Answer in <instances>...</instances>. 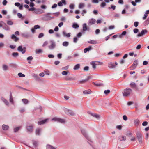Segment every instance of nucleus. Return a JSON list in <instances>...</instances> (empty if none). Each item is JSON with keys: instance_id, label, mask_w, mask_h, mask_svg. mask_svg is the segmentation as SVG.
<instances>
[{"instance_id": "1", "label": "nucleus", "mask_w": 149, "mask_h": 149, "mask_svg": "<svg viewBox=\"0 0 149 149\" xmlns=\"http://www.w3.org/2000/svg\"><path fill=\"white\" fill-rule=\"evenodd\" d=\"M132 92V90L131 89L127 88L124 90L123 92V95L124 97H127Z\"/></svg>"}, {"instance_id": "2", "label": "nucleus", "mask_w": 149, "mask_h": 149, "mask_svg": "<svg viewBox=\"0 0 149 149\" xmlns=\"http://www.w3.org/2000/svg\"><path fill=\"white\" fill-rule=\"evenodd\" d=\"M81 132L82 134L88 141L92 142L91 139L88 135L86 130L85 129H82L81 130Z\"/></svg>"}, {"instance_id": "3", "label": "nucleus", "mask_w": 149, "mask_h": 149, "mask_svg": "<svg viewBox=\"0 0 149 149\" xmlns=\"http://www.w3.org/2000/svg\"><path fill=\"white\" fill-rule=\"evenodd\" d=\"M82 32L84 33L86 32H89L90 30V28L89 27H88L86 23H84L83 25Z\"/></svg>"}, {"instance_id": "4", "label": "nucleus", "mask_w": 149, "mask_h": 149, "mask_svg": "<svg viewBox=\"0 0 149 149\" xmlns=\"http://www.w3.org/2000/svg\"><path fill=\"white\" fill-rule=\"evenodd\" d=\"M50 45L48 46V47L50 49H54L56 46L55 42L53 40H51L49 42Z\"/></svg>"}, {"instance_id": "5", "label": "nucleus", "mask_w": 149, "mask_h": 149, "mask_svg": "<svg viewBox=\"0 0 149 149\" xmlns=\"http://www.w3.org/2000/svg\"><path fill=\"white\" fill-rule=\"evenodd\" d=\"M52 120L62 123H65L66 122L65 120V119L57 117L54 118L52 119Z\"/></svg>"}, {"instance_id": "6", "label": "nucleus", "mask_w": 149, "mask_h": 149, "mask_svg": "<svg viewBox=\"0 0 149 149\" xmlns=\"http://www.w3.org/2000/svg\"><path fill=\"white\" fill-rule=\"evenodd\" d=\"M65 113L68 115L74 116L75 114L71 110H69L67 108H65L64 109Z\"/></svg>"}, {"instance_id": "7", "label": "nucleus", "mask_w": 149, "mask_h": 149, "mask_svg": "<svg viewBox=\"0 0 149 149\" xmlns=\"http://www.w3.org/2000/svg\"><path fill=\"white\" fill-rule=\"evenodd\" d=\"M33 126L32 124L28 125L26 127L27 132L30 133L32 132L33 131Z\"/></svg>"}, {"instance_id": "8", "label": "nucleus", "mask_w": 149, "mask_h": 149, "mask_svg": "<svg viewBox=\"0 0 149 149\" xmlns=\"http://www.w3.org/2000/svg\"><path fill=\"white\" fill-rule=\"evenodd\" d=\"M136 137L139 143H142V137L141 134L139 132L136 133Z\"/></svg>"}, {"instance_id": "9", "label": "nucleus", "mask_w": 149, "mask_h": 149, "mask_svg": "<svg viewBox=\"0 0 149 149\" xmlns=\"http://www.w3.org/2000/svg\"><path fill=\"white\" fill-rule=\"evenodd\" d=\"M17 50L18 51L21 52L22 54H24L26 52V48L25 47L22 48V46H19L18 47Z\"/></svg>"}, {"instance_id": "10", "label": "nucleus", "mask_w": 149, "mask_h": 149, "mask_svg": "<svg viewBox=\"0 0 149 149\" xmlns=\"http://www.w3.org/2000/svg\"><path fill=\"white\" fill-rule=\"evenodd\" d=\"M138 65V60H135L132 66L130 67L131 70H133L136 68Z\"/></svg>"}, {"instance_id": "11", "label": "nucleus", "mask_w": 149, "mask_h": 149, "mask_svg": "<svg viewBox=\"0 0 149 149\" xmlns=\"http://www.w3.org/2000/svg\"><path fill=\"white\" fill-rule=\"evenodd\" d=\"M147 31L146 30H142L141 33H139L137 34V36L138 37H140L142 36L143 35H144L146 33H147Z\"/></svg>"}, {"instance_id": "12", "label": "nucleus", "mask_w": 149, "mask_h": 149, "mask_svg": "<svg viewBox=\"0 0 149 149\" xmlns=\"http://www.w3.org/2000/svg\"><path fill=\"white\" fill-rule=\"evenodd\" d=\"M42 131L41 128H37L35 130V134L36 135L39 136L40 135Z\"/></svg>"}, {"instance_id": "13", "label": "nucleus", "mask_w": 149, "mask_h": 149, "mask_svg": "<svg viewBox=\"0 0 149 149\" xmlns=\"http://www.w3.org/2000/svg\"><path fill=\"white\" fill-rule=\"evenodd\" d=\"M44 11L40 9H36L34 13L36 14H39L42 13Z\"/></svg>"}, {"instance_id": "14", "label": "nucleus", "mask_w": 149, "mask_h": 149, "mask_svg": "<svg viewBox=\"0 0 149 149\" xmlns=\"http://www.w3.org/2000/svg\"><path fill=\"white\" fill-rule=\"evenodd\" d=\"M96 20L93 18L89 20L88 23V25H91L93 24H94L95 23Z\"/></svg>"}, {"instance_id": "15", "label": "nucleus", "mask_w": 149, "mask_h": 149, "mask_svg": "<svg viewBox=\"0 0 149 149\" xmlns=\"http://www.w3.org/2000/svg\"><path fill=\"white\" fill-rule=\"evenodd\" d=\"M1 22L3 23V25L2 27H3V28L6 31H8V30H9V29H10L9 27L7 25V24L6 23H4L3 21H1Z\"/></svg>"}, {"instance_id": "16", "label": "nucleus", "mask_w": 149, "mask_h": 149, "mask_svg": "<svg viewBox=\"0 0 149 149\" xmlns=\"http://www.w3.org/2000/svg\"><path fill=\"white\" fill-rule=\"evenodd\" d=\"M11 38L15 42L19 40V38L13 34L12 35Z\"/></svg>"}, {"instance_id": "17", "label": "nucleus", "mask_w": 149, "mask_h": 149, "mask_svg": "<svg viewBox=\"0 0 149 149\" xmlns=\"http://www.w3.org/2000/svg\"><path fill=\"white\" fill-rule=\"evenodd\" d=\"M1 99L6 105L8 107L9 106V103L6 99L3 97H1Z\"/></svg>"}, {"instance_id": "18", "label": "nucleus", "mask_w": 149, "mask_h": 149, "mask_svg": "<svg viewBox=\"0 0 149 149\" xmlns=\"http://www.w3.org/2000/svg\"><path fill=\"white\" fill-rule=\"evenodd\" d=\"M46 149H57V148L50 144H47L46 146Z\"/></svg>"}, {"instance_id": "19", "label": "nucleus", "mask_w": 149, "mask_h": 149, "mask_svg": "<svg viewBox=\"0 0 149 149\" xmlns=\"http://www.w3.org/2000/svg\"><path fill=\"white\" fill-rule=\"evenodd\" d=\"M63 4L64 5L66 4V2L65 0H61V1H60L58 3V5L59 6H63Z\"/></svg>"}, {"instance_id": "20", "label": "nucleus", "mask_w": 149, "mask_h": 149, "mask_svg": "<svg viewBox=\"0 0 149 149\" xmlns=\"http://www.w3.org/2000/svg\"><path fill=\"white\" fill-rule=\"evenodd\" d=\"M2 68L3 71H6L8 70L9 67L7 65L4 64L2 65Z\"/></svg>"}, {"instance_id": "21", "label": "nucleus", "mask_w": 149, "mask_h": 149, "mask_svg": "<svg viewBox=\"0 0 149 149\" xmlns=\"http://www.w3.org/2000/svg\"><path fill=\"white\" fill-rule=\"evenodd\" d=\"M108 66L109 68L111 69L114 68L116 67V66L111 63H110L108 64Z\"/></svg>"}, {"instance_id": "22", "label": "nucleus", "mask_w": 149, "mask_h": 149, "mask_svg": "<svg viewBox=\"0 0 149 149\" xmlns=\"http://www.w3.org/2000/svg\"><path fill=\"white\" fill-rule=\"evenodd\" d=\"M47 120V119H46L44 120L39 121L38 122V125H41L42 124H43L45 123Z\"/></svg>"}, {"instance_id": "23", "label": "nucleus", "mask_w": 149, "mask_h": 149, "mask_svg": "<svg viewBox=\"0 0 149 149\" xmlns=\"http://www.w3.org/2000/svg\"><path fill=\"white\" fill-rule=\"evenodd\" d=\"M134 122L135 125L138 126L139 125L140 121L138 119H135L134 120Z\"/></svg>"}, {"instance_id": "24", "label": "nucleus", "mask_w": 149, "mask_h": 149, "mask_svg": "<svg viewBox=\"0 0 149 149\" xmlns=\"http://www.w3.org/2000/svg\"><path fill=\"white\" fill-rule=\"evenodd\" d=\"M92 48L91 46H90L88 47L85 48L84 50V52L85 53H86L87 51H89Z\"/></svg>"}, {"instance_id": "25", "label": "nucleus", "mask_w": 149, "mask_h": 149, "mask_svg": "<svg viewBox=\"0 0 149 149\" xmlns=\"http://www.w3.org/2000/svg\"><path fill=\"white\" fill-rule=\"evenodd\" d=\"M2 127L3 130H7L8 129L9 127L8 125L3 124L2 125Z\"/></svg>"}, {"instance_id": "26", "label": "nucleus", "mask_w": 149, "mask_h": 149, "mask_svg": "<svg viewBox=\"0 0 149 149\" xmlns=\"http://www.w3.org/2000/svg\"><path fill=\"white\" fill-rule=\"evenodd\" d=\"M9 101L12 104H14V102L11 93H10V94Z\"/></svg>"}, {"instance_id": "27", "label": "nucleus", "mask_w": 149, "mask_h": 149, "mask_svg": "<svg viewBox=\"0 0 149 149\" xmlns=\"http://www.w3.org/2000/svg\"><path fill=\"white\" fill-rule=\"evenodd\" d=\"M91 115L94 117L96 118L97 119H99L100 116L98 114L95 113H91Z\"/></svg>"}, {"instance_id": "28", "label": "nucleus", "mask_w": 149, "mask_h": 149, "mask_svg": "<svg viewBox=\"0 0 149 149\" xmlns=\"http://www.w3.org/2000/svg\"><path fill=\"white\" fill-rule=\"evenodd\" d=\"M126 138L125 136H120L119 137V140L120 141H125L126 140Z\"/></svg>"}, {"instance_id": "29", "label": "nucleus", "mask_w": 149, "mask_h": 149, "mask_svg": "<svg viewBox=\"0 0 149 149\" xmlns=\"http://www.w3.org/2000/svg\"><path fill=\"white\" fill-rule=\"evenodd\" d=\"M91 91L90 89L86 90H85L83 91V93L84 94H89L91 93Z\"/></svg>"}, {"instance_id": "30", "label": "nucleus", "mask_w": 149, "mask_h": 149, "mask_svg": "<svg viewBox=\"0 0 149 149\" xmlns=\"http://www.w3.org/2000/svg\"><path fill=\"white\" fill-rule=\"evenodd\" d=\"M80 67V65L79 64H77L74 67L73 69L74 70L78 69Z\"/></svg>"}, {"instance_id": "31", "label": "nucleus", "mask_w": 149, "mask_h": 149, "mask_svg": "<svg viewBox=\"0 0 149 149\" xmlns=\"http://www.w3.org/2000/svg\"><path fill=\"white\" fill-rule=\"evenodd\" d=\"M22 101L24 104H27L29 103L28 100L26 99H22Z\"/></svg>"}, {"instance_id": "32", "label": "nucleus", "mask_w": 149, "mask_h": 149, "mask_svg": "<svg viewBox=\"0 0 149 149\" xmlns=\"http://www.w3.org/2000/svg\"><path fill=\"white\" fill-rule=\"evenodd\" d=\"M12 55L14 57H16L18 56L19 54L17 52H13L12 53Z\"/></svg>"}, {"instance_id": "33", "label": "nucleus", "mask_w": 149, "mask_h": 149, "mask_svg": "<svg viewBox=\"0 0 149 149\" xmlns=\"http://www.w3.org/2000/svg\"><path fill=\"white\" fill-rule=\"evenodd\" d=\"M130 85L132 88H136V84L134 82L131 83Z\"/></svg>"}, {"instance_id": "34", "label": "nucleus", "mask_w": 149, "mask_h": 149, "mask_svg": "<svg viewBox=\"0 0 149 149\" xmlns=\"http://www.w3.org/2000/svg\"><path fill=\"white\" fill-rule=\"evenodd\" d=\"M17 16L18 18H21L22 19H24V17L22 16V14H21L20 13H17Z\"/></svg>"}, {"instance_id": "35", "label": "nucleus", "mask_w": 149, "mask_h": 149, "mask_svg": "<svg viewBox=\"0 0 149 149\" xmlns=\"http://www.w3.org/2000/svg\"><path fill=\"white\" fill-rule=\"evenodd\" d=\"M69 43L68 42L65 41L63 43V45L65 47H67L69 45Z\"/></svg>"}, {"instance_id": "36", "label": "nucleus", "mask_w": 149, "mask_h": 149, "mask_svg": "<svg viewBox=\"0 0 149 149\" xmlns=\"http://www.w3.org/2000/svg\"><path fill=\"white\" fill-rule=\"evenodd\" d=\"M85 6V4L83 3H81L79 4V9H81Z\"/></svg>"}, {"instance_id": "37", "label": "nucleus", "mask_w": 149, "mask_h": 149, "mask_svg": "<svg viewBox=\"0 0 149 149\" xmlns=\"http://www.w3.org/2000/svg\"><path fill=\"white\" fill-rule=\"evenodd\" d=\"M88 42L92 44H95L97 43V42L95 40L89 41H88Z\"/></svg>"}, {"instance_id": "38", "label": "nucleus", "mask_w": 149, "mask_h": 149, "mask_svg": "<svg viewBox=\"0 0 149 149\" xmlns=\"http://www.w3.org/2000/svg\"><path fill=\"white\" fill-rule=\"evenodd\" d=\"M91 64L92 65V67L94 69H95L96 67V66L97 65V64H96L95 62H92Z\"/></svg>"}, {"instance_id": "39", "label": "nucleus", "mask_w": 149, "mask_h": 149, "mask_svg": "<svg viewBox=\"0 0 149 149\" xmlns=\"http://www.w3.org/2000/svg\"><path fill=\"white\" fill-rule=\"evenodd\" d=\"M116 6L115 5H111V7H109L108 8V9H112L113 10H115L116 9Z\"/></svg>"}, {"instance_id": "40", "label": "nucleus", "mask_w": 149, "mask_h": 149, "mask_svg": "<svg viewBox=\"0 0 149 149\" xmlns=\"http://www.w3.org/2000/svg\"><path fill=\"white\" fill-rule=\"evenodd\" d=\"M33 145L35 147H36L38 146V142L36 141H33Z\"/></svg>"}, {"instance_id": "41", "label": "nucleus", "mask_w": 149, "mask_h": 149, "mask_svg": "<svg viewBox=\"0 0 149 149\" xmlns=\"http://www.w3.org/2000/svg\"><path fill=\"white\" fill-rule=\"evenodd\" d=\"M69 73L68 71H63L62 73V74L63 75H66L68 73Z\"/></svg>"}, {"instance_id": "42", "label": "nucleus", "mask_w": 149, "mask_h": 149, "mask_svg": "<svg viewBox=\"0 0 149 149\" xmlns=\"http://www.w3.org/2000/svg\"><path fill=\"white\" fill-rule=\"evenodd\" d=\"M72 27L74 28H77L79 27V25L76 23H74Z\"/></svg>"}, {"instance_id": "43", "label": "nucleus", "mask_w": 149, "mask_h": 149, "mask_svg": "<svg viewBox=\"0 0 149 149\" xmlns=\"http://www.w3.org/2000/svg\"><path fill=\"white\" fill-rule=\"evenodd\" d=\"M20 128L21 127H19L15 128L14 129V132H17L20 129Z\"/></svg>"}, {"instance_id": "44", "label": "nucleus", "mask_w": 149, "mask_h": 149, "mask_svg": "<svg viewBox=\"0 0 149 149\" xmlns=\"http://www.w3.org/2000/svg\"><path fill=\"white\" fill-rule=\"evenodd\" d=\"M25 111V108H22L19 110V111L21 113H23Z\"/></svg>"}, {"instance_id": "45", "label": "nucleus", "mask_w": 149, "mask_h": 149, "mask_svg": "<svg viewBox=\"0 0 149 149\" xmlns=\"http://www.w3.org/2000/svg\"><path fill=\"white\" fill-rule=\"evenodd\" d=\"M18 75L19 76L21 77H24L25 76L24 74L22 73H19L18 74Z\"/></svg>"}, {"instance_id": "46", "label": "nucleus", "mask_w": 149, "mask_h": 149, "mask_svg": "<svg viewBox=\"0 0 149 149\" xmlns=\"http://www.w3.org/2000/svg\"><path fill=\"white\" fill-rule=\"evenodd\" d=\"M44 36V34L43 33H40L39 34L38 36V37L39 38H42Z\"/></svg>"}, {"instance_id": "47", "label": "nucleus", "mask_w": 149, "mask_h": 149, "mask_svg": "<svg viewBox=\"0 0 149 149\" xmlns=\"http://www.w3.org/2000/svg\"><path fill=\"white\" fill-rule=\"evenodd\" d=\"M33 28H34L35 29H39L40 28V26H39L38 25H35Z\"/></svg>"}, {"instance_id": "48", "label": "nucleus", "mask_w": 149, "mask_h": 149, "mask_svg": "<svg viewBox=\"0 0 149 149\" xmlns=\"http://www.w3.org/2000/svg\"><path fill=\"white\" fill-rule=\"evenodd\" d=\"M110 91L109 90H105L104 91V93L105 94L107 95L110 93Z\"/></svg>"}, {"instance_id": "49", "label": "nucleus", "mask_w": 149, "mask_h": 149, "mask_svg": "<svg viewBox=\"0 0 149 149\" xmlns=\"http://www.w3.org/2000/svg\"><path fill=\"white\" fill-rule=\"evenodd\" d=\"M42 52V50H41L40 49H39L36 51V54H39Z\"/></svg>"}, {"instance_id": "50", "label": "nucleus", "mask_w": 149, "mask_h": 149, "mask_svg": "<svg viewBox=\"0 0 149 149\" xmlns=\"http://www.w3.org/2000/svg\"><path fill=\"white\" fill-rule=\"evenodd\" d=\"M68 68H69V66L67 65L65 67H62L61 68V69L63 70H66Z\"/></svg>"}, {"instance_id": "51", "label": "nucleus", "mask_w": 149, "mask_h": 149, "mask_svg": "<svg viewBox=\"0 0 149 149\" xmlns=\"http://www.w3.org/2000/svg\"><path fill=\"white\" fill-rule=\"evenodd\" d=\"M70 8L71 9H73L74 8V6L73 4H71L69 5Z\"/></svg>"}, {"instance_id": "52", "label": "nucleus", "mask_w": 149, "mask_h": 149, "mask_svg": "<svg viewBox=\"0 0 149 149\" xmlns=\"http://www.w3.org/2000/svg\"><path fill=\"white\" fill-rule=\"evenodd\" d=\"M88 79H89V78H88L87 79H84L80 81V82L81 83H84L85 82L87 81Z\"/></svg>"}, {"instance_id": "53", "label": "nucleus", "mask_w": 149, "mask_h": 149, "mask_svg": "<svg viewBox=\"0 0 149 149\" xmlns=\"http://www.w3.org/2000/svg\"><path fill=\"white\" fill-rule=\"evenodd\" d=\"M7 23L8 25H11L13 24V22L10 21H8Z\"/></svg>"}, {"instance_id": "54", "label": "nucleus", "mask_w": 149, "mask_h": 149, "mask_svg": "<svg viewBox=\"0 0 149 149\" xmlns=\"http://www.w3.org/2000/svg\"><path fill=\"white\" fill-rule=\"evenodd\" d=\"M48 44V42L47 41H45L42 45V47H44Z\"/></svg>"}, {"instance_id": "55", "label": "nucleus", "mask_w": 149, "mask_h": 149, "mask_svg": "<svg viewBox=\"0 0 149 149\" xmlns=\"http://www.w3.org/2000/svg\"><path fill=\"white\" fill-rule=\"evenodd\" d=\"M148 16V14L146 13L144 15V16L143 17V20H145L146 19Z\"/></svg>"}, {"instance_id": "56", "label": "nucleus", "mask_w": 149, "mask_h": 149, "mask_svg": "<svg viewBox=\"0 0 149 149\" xmlns=\"http://www.w3.org/2000/svg\"><path fill=\"white\" fill-rule=\"evenodd\" d=\"M35 9H36L34 7H33L32 8H29L28 9V10L29 11H35ZM34 13H35V12H34Z\"/></svg>"}, {"instance_id": "57", "label": "nucleus", "mask_w": 149, "mask_h": 149, "mask_svg": "<svg viewBox=\"0 0 149 149\" xmlns=\"http://www.w3.org/2000/svg\"><path fill=\"white\" fill-rule=\"evenodd\" d=\"M78 40V39L77 37H74L73 38V42L75 43H77Z\"/></svg>"}, {"instance_id": "58", "label": "nucleus", "mask_w": 149, "mask_h": 149, "mask_svg": "<svg viewBox=\"0 0 149 149\" xmlns=\"http://www.w3.org/2000/svg\"><path fill=\"white\" fill-rule=\"evenodd\" d=\"M115 28V26L114 25H111L109 27V30H111L114 29Z\"/></svg>"}, {"instance_id": "59", "label": "nucleus", "mask_w": 149, "mask_h": 149, "mask_svg": "<svg viewBox=\"0 0 149 149\" xmlns=\"http://www.w3.org/2000/svg\"><path fill=\"white\" fill-rule=\"evenodd\" d=\"M106 5V3L104 2H103L102 3L101 5V6L102 7H104Z\"/></svg>"}, {"instance_id": "60", "label": "nucleus", "mask_w": 149, "mask_h": 149, "mask_svg": "<svg viewBox=\"0 0 149 149\" xmlns=\"http://www.w3.org/2000/svg\"><path fill=\"white\" fill-rule=\"evenodd\" d=\"M139 22H135L134 23V25L135 27H137L138 25Z\"/></svg>"}, {"instance_id": "61", "label": "nucleus", "mask_w": 149, "mask_h": 149, "mask_svg": "<svg viewBox=\"0 0 149 149\" xmlns=\"http://www.w3.org/2000/svg\"><path fill=\"white\" fill-rule=\"evenodd\" d=\"M33 59V57L32 56H30L27 58V59L28 60L31 61Z\"/></svg>"}, {"instance_id": "62", "label": "nucleus", "mask_w": 149, "mask_h": 149, "mask_svg": "<svg viewBox=\"0 0 149 149\" xmlns=\"http://www.w3.org/2000/svg\"><path fill=\"white\" fill-rule=\"evenodd\" d=\"M82 33L79 32L77 35V37L78 38H80L82 36Z\"/></svg>"}, {"instance_id": "63", "label": "nucleus", "mask_w": 149, "mask_h": 149, "mask_svg": "<svg viewBox=\"0 0 149 149\" xmlns=\"http://www.w3.org/2000/svg\"><path fill=\"white\" fill-rule=\"evenodd\" d=\"M123 120L125 121H126L127 120V117L126 115H124L123 116Z\"/></svg>"}, {"instance_id": "64", "label": "nucleus", "mask_w": 149, "mask_h": 149, "mask_svg": "<svg viewBox=\"0 0 149 149\" xmlns=\"http://www.w3.org/2000/svg\"><path fill=\"white\" fill-rule=\"evenodd\" d=\"M2 13L3 15H6L7 13V12L6 10H3L1 12Z\"/></svg>"}]
</instances>
